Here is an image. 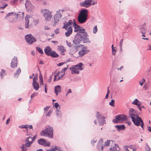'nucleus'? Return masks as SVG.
Returning a JSON list of instances; mask_svg holds the SVG:
<instances>
[{
	"label": "nucleus",
	"instance_id": "obj_29",
	"mask_svg": "<svg viewBox=\"0 0 151 151\" xmlns=\"http://www.w3.org/2000/svg\"><path fill=\"white\" fill-rule=\"evenodd\" d=\"M21 72V70L20 68H19L17 70L16 73L14 75L15 77L18 78L19 74Z\"/></svg>",
	"mask_w": 151,
	"mask_h": 151
},
{
	"label": "nucleus",
	"instance_id": "obj_35",
	"mask_svg": "<svg viewBox=\"0 0 151 151\" xmlns=\"http://www.w3.org/2000/svg\"><path fill=\"white\" fill-rule=\"evenodd\" d=\"M139 103H140L139 101L137 99H135L134 100V101L132 102V104H133L137 105H138Z\"/></svg>",
	"mask_w": 151,
	"mask_h": 151
},
{
	"label": "nucleus",
	"instance_id": "obj_20",
	"mask_svg": "<svg viewBox=\"0 0 151 151\" xmlns=\"http://www.w3.org/2000/svg\"><path fill=\"white\" fill-rule=\"evenodd\" d=\"M51 49L49 46L46 47L44 49L45 53L48 55H50V54L51 53Z\"/></svg>",
	"mask_w": 151,
	"mask_h": 151
},
{
	"label": "nucleus",
	"instance_id": "obj_32",
	"mask_svg": "<svg viewBox=\"0 0 151 151\" xmlns=\"http://www.w3.org/2000/svg\"><path fill=\"white\" fill-rule=\"evenodd\" d=\"M6 75L5 71V70L2 69L1 70V71L0 73V76L1 77V78L2 79L3 77Z\"/></svg>",
	"mask_w": 151,
	"mask_h": 151
},
{
	"label": "nucleus",
	"instance_id": "obj_41",
	"mask_svg": "<svg viewBox=\"0 0 151 151\" xmlns=\"http://www.w3.org/2000/svg\"><path fill=\"white\" fill-rule=\"evenodd\" d=\"M98 31V29L97 28V26H95L93 28V32L94 34H96Z\"/></svg>",
	"mask_w": 151,
	"mask_h": 151
},
{
	"label": "nucleus",
	"instance_id": "obj_28",
	"mask_svg": "<svg viewBox=\"0 0 151 151\" xmlns=\"http://www.w3.org/2000/svg\"><path fill=\"white\" fill-rule=\"evenodd\" d=\"M50 55L52 57L54 58H56L58 56V55L55 52L52 51L50 54Z\"/></svg>",
	"mask_w": 151,
	"mask_h": 151
},
{
	"label": "nucleus",
	"instance_id": "obj_50",
	"mask_svg": "<svg viewBox=\"0 0 151 151\" xmlns=\"http://www.w3.org/2000/svg\"><path fill=\"white\" fill-rule=\"evenodd\" d=\"M54 32L55 34H58L60 32L59 30L58 29H57L54 30Z\"/></svg>",
	"mask_w": 151,
	"mask_h": 151
},
{
	"label": "nucleus",
	"instance_id": "obj_51",
	"mask_svg": "<svg viewBox=\"0 0 151 151\" xmlns=\"http://www.w3.org/2000/svg\"><path fill=\"white\" fill-rule=\"evenodd\" d=\"M112 54L113 55H115L116 52V50L115 49V48H114L113 49V50H112Z\"/></svg>",
	"mask_w": 151,
	"mask_h": 151
},
{
	"label": "nucleus",
	"instance_id": "obj_11",
	"mask_svg": "<svg viewBox=\"0 0 151 151\" xmlns=\"http://www.w3.org/2000/svg\"><path fill=\"white\" fill-rule=\"evenodd\" d=\"M42 11L43 12H46L43 13V16L45 18V21L47 22L50 21L52 17L51 14L52 12H50L47 9H44L42 10Z\"/></svg>",
	"mask_w": 151,
	"mask_h": 151
},
{
	"label": "nucleus",
	"instance_id": "obj_34",
	"mask_svg": "<svg viewBox=\"0 0 151 151\" xmlns=\"http://www.w3.org/2000/svg\"><path fill=\"white\" fill-rule=\"evenodd\" d=\"M58 50L62 52H63L65 51V50L63 46L60 45L58 46Z\"/></svg>",
	"mask_w": 151,
	"mask_h": 151
},
{
	"label": "nucleus",
	"instance_id": "obj_9",
	"mask_svg": "<svg viewBox=\"0 0 151 151\" xmlns=\"http://www.w3.org/2000/svg\"><path fill=\"white\" fill-rule=\"evenodd\" d=\"M60 11V10H59L57 11L56 13L54 15L52 19L51 24L53 26H55L56 25L57 23L59 21L60 19L62 17Z\"/></svg>",
	"mask_w": 151,
	"mask_h": 151
},
{
	"label": "nucleus",
	"instance_id": "obj_49",
	"mask_svg": "<svg viewBox=\"0 0 151 151\" xmlns=\"http://www.w3.org/2000/svg\"><path fill=\"white\" fill-rule=\"evenodd\" d=\"M37 94H38L37 93H33L31 95V98H32L33 97H34L37 96Z\"/></svg>",
	"mask_w": 151,
	"mask_h": 151
},
{
	"label": "nucleus",
	"instance_id": "obj_45",
	"mask_svg": "<svg viewBox=\"0 0 151 151\" xmlns=\"http://www.w3.org/2000/svg\"><path fill=\"white\" fill-rule=\"evenodd\" d=\"M66 43H67V45L69 47H72L73 46L72 45H71V44L70 42H68V41L67 40L66 41Z\"/></svg>",
	"mask_w": 151,
	"mask_h": 151
},
{
	"label": "nucleus",
	"instance_id": "obj_13",
	"mask_svg": "<svg viewBox=\"0 0 151 151\" xmlns=\"http://www.w3.org/2000/svg\"><path fill=\"white\" fill-rule=\"evenodd\" d=\"M25 37L27 42L30 45L36 42L37 41L36 38L31 34H29L26 35Z\"/></svg>",
	"mask_w": 151,
	"mask_h": 151
},
{
	"label": "nucleus",
	"instance_id": "obj_2",
	"mask_svg": "<svg viewBox=\"0 0 151 151\" xmlns=\"http://www.w3.org/2000/svg\"><path fill=\"white\" fill-rule=\"evenodd\" d=\"M83 43H91V41L88 38L89 35L85 29L80 30L76 34Z\"/></svg>",
	"mask_w": 151,
	"mask_h": 151
},
{
	"label": "nucleus",
	"instance_id": "obj_15",
	"mask_svg": "<svg viewBox=\"0 0 151 151\" xmlns=\"http://www.w3.org/2000/svg\"><path fill=\"white\" fill-rule=\"evenodd\" d=\"M92 0H85L83 2L80 3V5L82 7L88 8L92 5Z\"/></svg>",
	"mask_w": 151,
	"mask_h": 151
},
{
	"label": "nucleus",
	"instance_id": "obj_12",
	"mask_svg": "<svg viewBox=\"0 0 151 151\" xmlns=\"http://www.w3.org/2000/svg\"><path fill=\"white\" fill-rule=\"evenodd\" d=\"M96 117L98 119L99 125H103L104 124L106 123L105 117L102 116L101 114L98 111L96 112Z\"/></svg>",
	"mask_w": 151,
	"mask_h": 151
},
{
	"label": "nucleus",
	"instance_id": "obj_37",
	"mask_svg": "<svg viewBox=\"0 0 151 151\" xmlns=\"http://www.w3.org/2000/svg\"><path fill=\"white\" fill-rule=\"evenodd\" d=\"M36 48L37 51L40 53L41 54H43V52L41 48L40 47H36Z\"/></svg>",
	"mask_w": 151,
	"mask_h": 151
},
{
	"label": "nucleus",
	"instance_id": "obj_52",
	"mask_svg": "<svg viewBox=\"0 0 151 151\" xmlns=\"http://www.w3.org/2000/svg\"><path fill=\"white\" fill-rule=\"evenodd\" d=\"M63 24H64V25H63V27H62V28L65 29L66 30H67L68 28V27H67V26H66V25H65V23H64Z\"/></svg>",
	"mask_w": 151,
	"mask_h": 151
},
{
	"label": "nucleus",
	"instance_id": "obj_16",
	"mask_svg": "<svg viewBox=\"0 0 151 151\" xmlns=\"http://www.w3.org/2000/svg\"><path fill=\"white\" fill-rule=\"evenodd\" d=\"M89 51V50H87V47L84 46L83 47L82 49L78 52V57H82Z\"/></svg>",
	"mask_w": 151,
	"mask_h": 151
},
{
	"label": "nucleus",
	"instance_id": "obj_8",
	"mask_svg": "<svg viewBox=\"0 0 151 151\" xmlns=\"http://www.w3.org/2000/svg\"><path fill=\"white\" fill-rule=\"evenodd\" d=\"M25 27L26 28H29L30 26L29 25L30 21H33L32 24L35 25H36L39 22L37 20H34L33 18L30 16L27 15L25 18Z\"/></svg>",
	"mask_w": 151,
	"mask_h": 151
},
{
	"label": "nucleus",
	"instance_id": "obj_33",
	"mask_svg": "<svg viewBox=\"0 0 151 151\" xmlns=\"http://www.w3.org/2000/svg\"><path fill=\"white\" fill-rule=\"evenodd\" d=\"M65 25L68 27H68L69 26H70V25H72L73 24V21L71 20H70L68 22L66 23V22H65Z\"/></svg>",
	"mask_w": 151,
	"mask_h": 151
},
{
	"label": "nucleus",
	"instance_id": "obj_21",
	"mask_svg": "<svg viewBox=\"0 0 151 151\" xmlns=\"http://www.w3.org/2000/svg\"><path fill=\"white\" fill-rule=\"evenodd\" d=\"M73 26L75 28L74 31L75 32L80 31V30L82 29H81L80 26L77 24L75 22L73 23Z\"/></svg>",
	"mask_w": 151,
	"mask_h": 151
},
{
	"label": "nucleus",
	"instance_id": "obj_54",
	"mask_svg": "<svg viewBox=\"0 0 151 151\" xmlns=\"http://www.w3.org/2000/svg\"><path fill=\"white\" fill-rule=\"evenodd\" d=\"M141 105L140 103H139V104H138V105H137V107L138 108L139 110L140 111H141V107L140 106V105Z\"/></svg>",
	"mask_w": 151,
	"mask_h": 151
},
{
	"label": "nucleus",
	"instance_id": "obj_38",
	"mask_svg": "<svg viewBox=\"0 0 151 151\" xmlns=\"http://www.w3.org/2000/svg\"><path fill=\"white\" fill-rule=\"evenodd\" d=\"M114 103L115 101L114 100L112 99L111 100V101L109 103V104L112 106L114 107L115 106Z\"/></svg>",
	"mask_w": 151,
	"mask_h": 151
},
{
	"label": "nucleus",
	"instance_id": "obj_53",
	"mask_svg": "<svg viewBox=\"0 0 151 151\" xmlns=\"http://www.w3.org/2000/svg\"><path fill=\"white\" fill-rule=\"evenodd\" d=\"M123 42V39H122L121 40L120 42V43H119L120 47H122V45Z\"/></svg>",
	"mask_w": 151,
	"mask_h": 151
},
{
	"label": "nucleus",
	"instance_id": "obj_10",
	"mask_svg": "<svg viewBox=\"0 0 151 151\" xmlns=\"http://www.w3.org/2000/svg\"><path fill=\"white\" fill-rule=\"evenodd\" d=\"M127 119V116L124 114H119L115 116V118L113 120V123H118V122H122L123 121H126Z\"/></svg>",
	"mask_w": 151,
	"mask_h": 151
},
{
	"label": "nucleus",
	"instance_id": "obj_62",
	"mask_svg": "<svg viewBox=\"0 0 151 151\" xmlns=\"http://www.w3.org/2000/svg\"><path fill=\"white\" fill-rule=\"evenodd\" d=\"M44 29L46 30H48L50 29V28L47 26H45Z\"/></svg>",
	"mask_w": 151,
	"mask_h": 151
},
{
	"label": "nucleus",
	"instance_id": "obj_18",
	"mask_svg": "<svg viewBox=\"0 0 151 151\" xmlns=\"http://www.w3.org/2000/svg\"><path fill=\"white\" fill-rule=\"evenodd\" d=\"M17 57H14L12 60L11 66L13 68H15L17 67Z\"/></svg>",
	"mask_w": 151,
	"mask_h": 151
},
{
	"label": "nucleus",
	"instance_id": "obj_6",
	"mask_svg": "<svg viewBox=\"0 0 151 151\" xmlns=\"http://www.w3.org/2000/svg\"><path fill=\"white\" fill-rule=\"evenodd\" d=\"M25 142V143L22 144L20 147V148L22 149V151H26L27 150V148L30 147L31 144L33 142L31 137H29L26 138Z\"/></svg>",
	"mask_w": 151,
	"mask_h": 151
},
{
	"label": "nucleus",
	"instance_id": "obj_19",
	"mask_svg": "<svg viewBox=\"0 0 151 151\" xmlns=\"http://www.w3.org/2000/svg\"><path fill=\"white\" fill-rule=\"evenodd\" d=\"M81 41H82L80 39V38L78 36V35L76 34L75 35L74 38V39L73 40V42L75 45L79 44Z\"/></svg>",
	"mask_w": 151,
	"mask_h": 151
},
{
	"label": "nucleus",
	"instance_id": "obj_26",
	"mask_svg": "<svg viewBox=\"0 0 151 151\" xmlns=\"http://www.w3.org/2000/svg\"><path fill=\"white\" fill-rule=\"evenodd\" d=\"M32 86L34 87V89L36 91H37L39 88V85L38 82H36L35 83L32 82Z\"/></svg>",
	"mask_w": 151,
	"mask_h": 151
},
{
	"label": "nucleus",
	"instance_id": "obj_61",
	"mask_svg": "<svg viewBox=\"0 0 151 151\" xmlns=\"http://www.w3.org/2000/svg\"><path fill=\"white\" fill-rule=\"evenodd\" d=\"M126 123L128 125H130L131 124V122L130 121H128L126 122Z\"/></svg>",
	"mask_w": 151,
	"mask_h": 151
},
{
	"label": "nucleus",
	"instance_id": "obj_25",
	"mask_svg": "<svg viewBox=\"0 0 151 151\" xmlns=\"http://www.w3.org/2000/svg\"><path fill=\"white\" fill-rule=\"evenodd\" d=\"M59 105L57 102L55 104L54 107L56 109V114L57 116H59L60 114V111H59V109H58V108Z\"/></svg>",
	"mask_w": 151,
	"mask_h": 151
},
{
	"label": "nucleus",
	"instance_id": "obj_47",
	"mask_svg": "<svg viewBox=\"0 0 151 151\" xmlns=\"http://www.w3.org/2000/svg\"><path fill=\"white\" fill-rule=\"evenodd\" d=\"M145 150L146 151H150V148L148 145H147L145 147Z\"/></svg>",
	"mask_w": 151,
	"mask_h": 151
},
{
	"label": "nucleus",
	"instance_id": "obj_64",
	"mask_svg": "<svg viewBox=\"0 0 151 151\" xmlns=\"http://www.w3.org/2000/svg\"><path fill=\"white\" fill-rule=\"evenodd\" d=\"M64 64V63H59L58 65L59 66H61L63 65Z\"/></svg>",
	"mask_w": 151,
	"mask_h": 151
},
{
	"label": "nucleus",
	"instance_id": "obj_63",
	"mask_svg": "<svg viewBox=\"0 0 151 151\" xmlns=\"http://www.w3.org/2000/svg\"><path fill=\"white\" fill-rule=\"evenodd\" d=\"M40 85H44V83L43 80L40 81Z\"/></svg>",
	"mask_w": 151,
	"mask_h": 151
},
{
	"label": "nucleus",
	"instance_id": "obj_14",
	"mask_svg": "<svg viewBox=\"0 0 151 151\" xmlns=\"http://www.w3.org/2000/svg\"><path fill=\"white\" fill-rule=\"evenodd\" d=\"M25 6L27 10L29 12H30L35 9V7L33 6L31 2L29 1H26L25 4Z\"/></svg>",
	"mask_w": 151,
	"mask_h": 151
},
{
	"label": "nucleus",
	"instance_id": "obj_22",
	"mask_svg": "<svg viewBox=\"0 0 151 151\" xmlns=\"http://www.w3.org/2000/svg\"><path fill=\"white\" fill-rule=\"evenodd\" d=\"M72 32V29L71 26L68 27L67 31L65 33V35L67 37L70 36Z\"/></svg>",
	"mask_w": 151,
	"mask_h": 151
},
{
	"label": "nucleus",
	"instance_id": "obj_56",
	"mask_svg": "<svg viewBox=\"0 0 151 151\" xmlns=\"http://www.w3.org/2000/svg\"><path fill=\"white\" fill-rule=\"evenodd\" d=\"M45 92L46 93H47V86L46 84H45Z\"/></svg>",
	"mask_w": 151,
	"mask_h": 151
},
{
	"label": "nucleus",
	"instance_id": "obj_55",
	"mask_svg": "<svg viewBox=\"0 0 151 151\" xmlns=\"http://www.w3.org/2000/svg\"><path fill=\"white\" fill-rule=\"evenodd\" d=\"M7 6V4H5L4 5V6H0V8L4 9Z\"/></svg>",
	"mask_w": 151,
	"mask_h": 151
},
{
	"label": "nucleus",
	"instance_id": "obj_40",
	"mask_svg": "<svg viewBox=\"0 0 151 151\" xmlns=\"http://www.w3.org/2000/svg\"><path fill=\"white\" fill-rule=\"evenodd\" d=\"M140 29L141 31V32L143 34H145L146 30V29L144 27H141Z\"/></svg>",
	"mask_w": 151,
	"mask_h": 151
},
{
	"label": "nucleus",
	"instance_id": "obj_59",
	"mask_svg": "<svg viewBox=\"0 0 151 151\" xmlns=\"http://www.w3.org/2000/svg\"><path fill=\"white\" fill-rule=\"evenodd\" d=\"M49 108V107H48V106H46L45 107L44 109V110L45 111H47V110Z\"/></svg>",
	"mask_w": 151,
	"mask_h": 151
},
{
	"label": "nucleus",
	"instance_id": "obj_42",
	"mask_svg": "<svg viewBox=\"0 0 151 151\" xmlns=\"http://www.w3.org/2000/svg\"><path fill=\"white\" fill-rule=\"evenodd\" d=\"M37 75H38L37 74L36 76H35L33 78V83H35V82H37Z\"/></svg>",
	"mask_w": 151,
	"mask_h": 151
},
{
	"label": "nucleus",
	"instance_id": "obj_4",
	"mask_svg": "<svg viewBox=\"0 0 151 151\" xmlns=\"http://www.w3.org/2000/svg\"><path fill=\"white\" fill-rule=\"evenodd\" d=\"M53 131V128L50 126H48L44 130L40 132V135L42 136L47 137L51 138H52Z\"/></svg>",
	"mask_w": 151,
	"mask_h": 151
},
{
	"label": "nucleus",
	"instance_id": "obj_39",
	"mask_svg": "<svg viewBox=\"0 0 151 151\" xmlns=\"http://www.w3.org/2000/svg\"><path fill=\"white\" fill-rule=\"evenodd\" d=\"M17 0H13L11 1L10 3L13 5L15 6L17 4Z\"/></svg>",
	"mask_w": 151,
	"mask_h": 151
},
{
	"label": "nucleus",
	"instance_id": "obj_7",
	"mask_svg": "<svg viewBox=\"0 0 151 151\" xmlns=\"http://www.w3.org/2000/svg\"><path fill=\"white\" fill-rule=\"evenodd\" d=\"M19 15L18 14H16L15 13L12 12L8 13L5 17V19H8L10 23H13L16 21Z\"/></svg>",
	"mask_w": 151,
	"mask_h": 151
},
{
	"label": "nucleus",
	"instance_id": "obj_30",
	"mask_svg": "<svg viewBox=\"0 0 151 151\" xmlns=\"http://www.w3.org/2000/svg\"><path fill=\"white\" fill-rule=\"evenodd\" d=\"M45 140L43 139H41L38 140L37 142L40 145H44L45 143Z\"/></svg>",
	"mask_w": 151,
	"mask_h": 151
},
{
	"label": "nucleus",
	"instance_id": "obj_36",
	"mask_svg": "<svg viewBox=\"0 0 151 151\" xmlns=\"http://www.w3.org/2000/svg\"><path fill=\"white\" fill-rule=\"evenodd\" d=\"M104 147V145H99V144H98V145L97 146V147L99 150H103Z\"/></svg>",
	"mask_w": 151,
	"mask_h": 151
},
{
	"label": "nucleus",
	"instance_id": "obj_60",
	"mask_svg": "<svg viewBox=\"0 0 151 151\" xmlns=\"http://www.w3.org/2000/svg\"><path fill=\"white\" fill-rule=\"evenodd\" d=\"M10 121V119L9 118L6 121V124H8L9 122Z\"/></svg>",
	"mask_w": 151,
	"mask_h": 151
},
{
	"label": "nucleus",
	"instance_id": "obj_23",
	"mask_svg": "<svg viewBox=\"0 0 151 151\" xmlns=\"http://www.w3.org/2000/svg\"><path fill=\"white\" fill-rule=\"evenodd\" d=\"M61 87L59 85L56 86L55 88V92L57 96H58V93L60 92L61 90Z\"/></svg>",
	"mask_w": 151,
	"mask_h": 151
},
{
	"label": "nucleus",
	"instance_id": "obj_48",
	"mask_svg": "<svg viewBox=\"0 0 151 151\" xmlns=\"http://www.w3.org/2000/svg\"><path fill=\"white\" fill-rule=\"evenodd\" d=\"M22 128H26L27 129L28 128V125H22L20 127Z\"/></svg>",
	"mask_w": 151,
	"mask_h": 151
},
{
	"label": "nucleus",
	"instance_id": "obj_44",
	"mask_svg": "<svg viewBox=\"0 0 151 151\" xmlns=\"http://www.w3.org/2000/svg\"><path fill=\"white\" fill-rule=\"evenodd\" d=\"M50 143L49 142H46L45 141V143L44 144V145L45 146H50Z\"/></svg>",
	"mask_w": 151,
	"mask_h": 151
},
{
	"label": "nucleus",
	"instance_id": "obj_46",
	"mask_svg": "<svg viewBox=\"0 0 151 151\" xmlns=\"http://www.w3.org/2000/svg\"><path fill=\"white\" fill-rule=\"evenodd\" d=\"M110 142H111V141L110 140H107V141L106 142H105V145L106 146H109V145L110 143Z\"/></svg>",
	"mask_w": 151,
	"mask_h": 151
},
{
	"label": "nucleus",
	"instance_id": "obj_31",
	"mask_svg": "<svg viewBox=\"0 0 151 151\" xmlns=\"http://www.w3.org/2000/svg\"><path fill=\"white\" fill-rule=\"evenodd\" d=\"M125 149L126 151H135L134 150V148L131 146L129 147V148L125 146Z\"/></svg>",
	"mask_w": 151,
	"mask_h": 151
},
{
	"label": "nucleus",
	"instance_id": "obj_3",
	"mask_svg": "<svg viewBox=\"0 0 151 151\" xmlns=\"http://www.w3.org/2000/svg\"><path fill=\"white\" fill-rule=\"evenodd\" d=\"M88 11L86 9H83L79 13L78 16V20L80 23L86 22L88 19Z\"/></svg>",
	"mask_w": 151,
	"mask_h": 151
},
{
	"label": "nucleus",
	"instance_id": "obj_17",
	"mask_svg": "<svg viewBox=\"0 0 151 151\" xmlns=\"http://www.w3.org/2000/svg\"><path fill=\"white\" fill-rule=\"evenodd\" d=\"M83 45H74L71 47L70 49V52L72 53H74L76 52L77 51L78 49L81 46H83Z\"/></svg>",
	"mask_w": 151,
	"mask_h": 151
},
{
	"label": "nucleus",
	"instance_id": "obj_1",
	"mask_svg": "<svg viewBox=\"0 0 151 151\" xmlns=\"http://www.w3.org/2000/svg\"><path fill=\"white\" fill-rule=\"evenodd\" d=\"M129 116L131 118L132 121L134 124L137 126L140 125L141 127L144 129V123L143 121L140 117L135 114V110L133 108H130L129 111Z\"/></svg>",
	"mask_w": 151,
	"mask_h": 151
},
{
	"label": "nucleus",
	"instance_id": "obj_58",
	"mask_svg": "<svg viewBox=\"0 0 151 151\" xmlns=\"http://www.w3.org/2000/svg\"><path fill=\"white\" fill-rule=\"evenodd\" d=\"M147 130L150 132H151V127L150 126L147 127Z\"/></svg>",
	"mask_w": 151,
	"mask_h": 151
},
{
	"label": "nucleus",
	"instance_id": "obj_27",
	"mask_svg": "<svg viewBox=\"0 0 151 151\" xmlns=\"http://www.w3.org/2000/svg\"><path fill=\"white\" fill-rule=\"evenodd\" d=\"M119 146L118 145L115 144V146H113L110 149L111 151H116L119 150Z\"/></svg>",
	"mask_w": 151,
	"mask_h": 151
},
{
	"label": "nucleus",
	"instance_id": "obj_57",
	"mask_svg": "<svg viewBox=\"0 0 151 151\" xmlns=\"http://www.w3.org/2000/svg\"><path fill=\"white\" fill-rule=\"evenodd\" d=\"M52 75L49 78L48 80V82L49 83H50L52 79Z\"/></svg>",
	"mask_w": 151,
	"mask_h": 151
},
{
	"label": "nucleus",
	"instance_id": "obj_43",
	"mask_svg": "<svg viewBox=\"0 0 151 151\" xmlns=\"http://www.w3.org/2000/svg\"><path fill=\"white\" fill-rule=\"evenodd\" d=\"M103 143V139L102 138H101L99 141L98 142V144H99V145H103L102 143Z\"/></svg>",
	"mask_w": 151,
	"mask_h": 151
},
{
	"label": "nucleus",
	"instance_id": "obj_24",
	"mask_svg": "<svg viewBox=\"0 0 151 151\" xmlns=\"http://www.w3.org/2000/svg\"><path fill=\"white\" fill-rule=\"evenodd\" d=\"M115 127L116 128L117 130L118 131H120L121 130H123L125 129V127L124 125H116L115 126Z\"/></svg>",
	"mask_w": 151,
	"mask_h": 151
},
{
	"label": "nucleus",
	"instance_id": "obj_5",
	"mask_svg": "<svg viewBox=\"0 0 151 151\" xmlns=\"http://www.w3.org/2000/svg\"><path fill=\"white\" fill-rule=\"evenodd\" d=\"M83 64L82 63H78L75 66H72V67L70 68V70L71 71L72 74H78L79 73V70H81L83 69Z\"/></svg>",
	"mask_w": 151,
	"mask_h": 151
}]
</instances>
